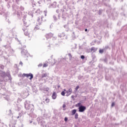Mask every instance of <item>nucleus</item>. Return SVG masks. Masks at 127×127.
<instances>
[{"instance_id": "4468645a", "label": "nucleus", "mask_w": 127, "mask_h": 127, "mask_svg": "<svg viewBox=\"0 0 127 127\" xmlns=\"http://www.w3.org/2000/svg\"><path fill=\"white\" fill-rule=\"evenodd\" d=\"M66 93H67L66 94L67 97H68V96H70V95L71 94L69 93L70 92H69L68 91H66Z\"/></svg>"}, {"instance_id": "4be33fe9", "label": "nucleus", "mask_w": 127, "mask_h": 127, "mask_svg": "<svg viewBox=\"0 0 127 127\" xmlns=\"http://www.w3.org/2000/svg\"><path fill=\"white\" fill-rule=\"evenodd\" d=\"M63 109H65V108H66V105L65 104H64L63 105Z\"/></svg>"}, {"instance_id": "a211bd4d", "label": "nucleus", "mask_w": 127, "mask_h": 127, "mask_svg": "<svg viewBox=\"0 0 127 127\" xmlns=\"http://www.w3.org/2000/svg\"><path fill=\"white\" fill-rule=\"evenodd\" d=\"M78 89H79V85L75 87V91H77Z\"/></svg>"}, {"instance_id": "2eb2a0df", "label": "nucleus", "mask_w": 127, "mask_h": 127, "mask_svg": "<svg viewBox=\"0 0 127 127\" xmlns=\"http://www.w3.org/2000/svg\"><path fill=\"white\" fill-rule=\"evenodd\" d=\"M104 52V50L103 49H100L99 50V53H103Z\"/></svg>"}, {"instance_id": "ddd939ff", "label": "nucleus", "mask_w": 127, "mask_h": 127, "mask_svg": "<svg viewBox=\"0 0 127 127\" xmlns=\"http://www.w3.org/2000/svg\"><path fill=\"white\" fill-rule=\"evenodd\" d=\"M68 92L69 94H72V89L71 88L68 89Z\"/></svg>"}, {"instance_id": "9d476101", "label": "nucleus", "mask_w": 127, "mask_h": 127, "mask_svg": "<svg viewBox=\"0 0 127 127\" xmlns=\"http://www.w3.org/2000/svg\"><path fill=\"white\" fill-rule=\"evenodd\" d=\"M78 117H79V115L78 113H76L74 116V119H75V120L78 119Z\"/></svg>"}, {"instance_id": "412c9836", "label": "nucleus", "mask_w": 127, "mask_h": 127, "mask_svg": "<svg viewBox=\"0 0 127 127\" xmlns=\"http://www.w3.org/2000/svg\"><path fill=\"white\" fill-rule=\"evenodd\" d=\"M80 106H81V103H78V104L76 105V107H80Z\"/></svg>"}, {"instance_id": "bb28decb", "label": "nucleus", "mask_w": 127, "mask_h": 127, "mask_svg": "<svg viewBox=\"0 0 127 127\" xmlns=\"http://www.w3.org/2000/svg\"><path fill=\"white\" fill-rule=\"evenodd\" d=\"M74 97V95H72V96H71V98H73Z\"/></svg>"}, {"instance_id": "7ed1b4c3", "label": "nucleus", "mask_w": 127, "mask_h": 127, "mask_svg": "<svg viewBox=\"0 0 127 127\" xmlns=\"http://www.w3.org/2000/svg\"><path fill=\"white\" fill-rule=\"evenodd\" d=\"M78 110L80 113H83V112H84L85 110H86V107L83 106H80L78 108Z\"/></svg>"}, {"instance_id": "7c9ffc66", "label": "nucleus", "mask_w": 127, "mask_h": 127, "mask_svg": "<svg viewBox=\"0 0 127 127\" xmlns=\"http://www.w3.org/2000/svg\"><path fill=\"white\" fill-rule=\"evenodd\" d=\"M12 127H15V126H13Z\"/></svg>"}, {"instance_id": "cd10ccee", "label": "nucleus", "mask_w": 127, "mask_h": 127, "mask_svg": "<svg viewBox=\"0 0 127 127\" xmlns=\"http://www.w3.org/2000/svg\"><path fill=\"white\" fill-rule=\"evenodd\" d=\"M68 55H69V56H72L71 55V54H69Z\"/></svg>"}, {"instance_id": "39448f33", "label": "nucleus", "mask_w": 127, "mask_h": 127, "mask_svg": "<svg viewBox=\"0 0 127 127\" xmlns=\"http://www.w3.org/2000/svg\"><path fill=\"white\" fill-rule=\"evenodd\" d=\"M46 37L47 39H50V38H52V37H53V34L51 33L47 34L46 35Z\"/></svg>"}, {"instance_id": "b1692460", "label": "nucleus", "mask_w": 127, "mask_h": 127, "mask_svg": "<svg viewBox=\"0 0 127 127\" xmlns=\"http://www.w3.org/2000/svg\"><path fill=\"white\" fill-rule=\"evenodd\" d=\"M114 106H115V103H112V107H114Z\"/></svg>"}, {"instance_id": "0eeeda50", "label": "nucleus", "mask_w": 127, "mask_h": 127, "mask_svg": "<svg viewBox=\"0 0 127 127\" xmlns=\"http://www.w3.org/2000/svg\"><path fill=\"white\" fill-rule=\"evenodd\" d=\"M77 112V110L76 109L73 110L71 112V115L72 116H74L75 114H76V112Z\"/></svg>"}, {"instance_id": "5701e85b", "label": "nucleus", "mask_w": 127, "mask_h": 127, "mask_svg": "<svg viewBox=\"0 0 127 127\" xmlns=\"http://www.w3.org/2000/svg\"><path fill=\"white\" fill-rule=\"evenodd\" d=\"M67 121H68V118H67V117H65L64 122H67Z\"/></svg>"}, {"instance_id": "6ab92c4d", "label": "nucleus", "mask_w": 127, "mask_h": 127, "mask_svg": "<svg viewBox=\"0 0 127 127\" xmlns=\"http://www.w3.org/2000/svg\"><path fill=\"white\" fill-rule=\"evenodd\" d=\"M81 59H85V56H81Z\"/></svg>"}, {"instance_id": "dca6fc26", "label": "nucleus", "mask_w": 127, "mask_h": 127, "mask_svg": "<svg viewBox=\"0 0 127 127\" xmlns=\"http://www.w3.org/2000/svg\"><path fill=\"white\" fill-rule=\"evenodd\" d=\"M47 66H48V64H44L43 65V67H47Z\"/></svg>"}, {"instance_id": "393cba45", "label": "nucleus", "mask_w": 127, "mask_h": 127, "mask_svg": "<svg viewBox=\"0 0 127 127\" xmlns=\"http://www.w3.org/2000/svg\"><path fill=\"white\" fill-rule=\"evenodd\" d=\"M42 66V64H39V67H41Z\"/></svg>"}, {"instance_id": "f03ea898", "label": "nucleus", "mask_w": 127, "mask_h": 127, "mask_svg": "<svg viewBox=\"0 0 127 127\" xmlns=\"http://www.w3.org/2000/svg\"><path fill=\"white\" fill-rule=\"evenodd\" d=\"M22 76L26 77L27 78L30 77V80H32V79H33V74L32 73H23Z\"/></svg>"}, {"instance_id": "20e7f679", "label": "nucleus", "mask_w": 127, "mask_h": 127, "mask_svg": "<svg viewBox=\"0 0 127 127\" xmlns=\"http://www.w3.org/2000/svg\"><path fill=\"white\" fill-rule=\"evenodd\" d=\"M25 35L26 36H29V32H28V30L26 29V27H24V29H23Z\"/></svg>"}, {"instance_id": "c85d7f7f", "label": "nucleus", "mask_w": 127, "mask_h": 127, "mask_svg": "<svg viewBox=\"0 0 127 127\" xmlns=\"http://www.w3.org/2000/svg\"><path fill=\"white\" fill-rule=\"evenodd\" d=\"M58 88H60V86H58Z\"/></svg>"}, {"instance_id": "c756f323", "label": "nucleus", "mask_w": 127, "mask_h": 127, "mask_svg": "<svg viewBox=\"0 0 127 127\" xmlns=\"http://www.w3.org/2000/svg\"><path fill=\"white\" fill-rule=\"evenodd\" d=\"M103 1H105V0H102Z\"/></svg>"}, {"instance_id": "f3484780", "label": "nucleus", "mask_w": 127, "mask_h": 127, "mask_svg": "<svg viewBox=\"0 0 127 127\" xmlns=\"http://www.w3.org/2000/svg\"><path fill=\"white\" fill-rule=\"evenodd\" d=\"M0 69H4V66H3V65H1V66H0Z\"/></svg>"}, {"instance_id": "f257e3e1", "label": "nucleus", "mask_w": 127, "mask_h": 127, "mask_svg": "<svg viewBox=\"0 0 127 127\" xmlns=\"http://www.w3.org/2000/svg\"><path fill=\"white\" fill-rule=\"evenodd\" d=\"M6 73L4 71H1L0 72V82H6L7 81V79H5V78H6Z\"/></svg>"}, {"instance_id": "1a4fd4ad", "label": "nucleus", "mask_w": 127, "mask_h": 127, "mask_svg": "<svg viewBox=\"0 0 127 127\" xmlns=\"http://www.w3.org/2000/svg\"><path fill=\"white\" fill-rule=\"evenodd\" d=\"M65 92H66V89H64V91L61 92L62 96H65Z\"/></svg>"}, {"instance_id": "9b49d317", "label": "nucleus", "mask_w": 127, "mask_h": 127, "mask_svg": "<svg viewBox=\"0 0 127 127\" xmlns=\"http://www.w3.org/2000/svg\"><path fill=\"white\" fill-rule=\"evenodd\" d=\"M45 101H46V103H49L50 102V99L48 98H47L46 99H45Z\"/></svg>"}, {"instance_id": "6e6552de", "label": "nucleus", "mask_w": 127, "mask_h": 127, "mask_svg": "<svg viewBox=\"0 0 127 127\" xmlns=\"http://www.w3.org/2000/svg\"><path fill=\"white\" fill-rule=\"evenodd\" d=\"M42 78H45L46 77H47V73H43L42 74Z\"/></svg>"}, {"instance_id": "f8f14e48", "label": "nucleus", "mask_w": 127, "mask_h": 127, "mask_svg": "<svg viewBox=\"0 0 127 127\" xmlns=\"http://www.w3.org/2000/svg\"><path fill=\"white\" fill-rule=\"evenodd\" d=\"M44 91H45V92H48L49 91V88L47 87L45 88Z\"/></svg>"}, {"instance_id": "423d86ee", "label": "nucleus", "mask_w": 127, "mask_h": 127, "mask_svg": "<svg viewBox=\"0 0 127 127\" xmlns=\"http://www.w3.org/2000/svg\"><path fill=\"white\" fill-rule=\"evenodd\" d=\"M52 98L53 100H55L56 98H57V94H56V92H54L53 93V95L52 96Z\"/></svg>"}, {"instance_id": "a878e982", "label": "nucleus", "mask_w": 127, "mask_h": 127, "mask_svg": "<svg viewBox=\"0 0 127 127\" xmlns=\"http://www.w3.org/2000/svg\"><path fill=\"white\" fill-rule=\"evenodd\" d=\"M85 31H86H86H88V29H85Z\"/></svg>"}, {"instance_id": "aec40b11", "label": "nucleus", "mask_w": 127, "mask_h": 127, "mask_svg": "<svg viewBox=\"0 0 127 127\" xmlns=\"http://www.w3.org/2000/svg\"><path fill=\"white\" fill-rule=\"evenodd\" d=\"M91 51H94L95 50V48L94 47L91 48Z\"/></svg>"}]
</instances>
